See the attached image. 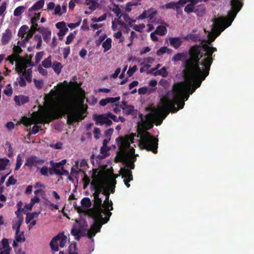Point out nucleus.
Wrapping results in <instances>:
<instances>
[{"label": "nucleus", "instance_id": "nucleus-1", "mask_svg": "<svg viewBox=\"0 0 254 254\" xmlns=\"http://www.w3.org/2000/svg\"><path fill=\"white\" fill-rule=\"evenodd\" d=\"M192 56L191 59H187L184 62L185 69L183 71L184 82H179L174 84L173 87L174 99L169 100L164 99L163 102L166 107H174V102L180 100L185 96L187 100L190 94H192L196 88L200 87L202 81L207 76L201 71L200 67L197 66L198 59Z\"/></svg>", "mask_w": 254, "mask_h": 254}, {"label": "nucleus", "instance_id": "nucleus-2", "mask_svg": "<svg viewBox=\"0 0 254 254\" xmlns=\"http://www.w3.org/2000/svg\"><path fill=\"white\" fill-rule=\"evenodd\" d=\"M242 0H231L230 1L231 8L228 11L227 17L222 16L212 20L213 24L211 28L212 32H208V40L206 42V44L210 45L222 32L231 25L237 13L243 6Z\"/></svg>", "mask_w": 254, "mask_h": 254}, {"label": "nucleus", "instance_id": "nucleus-3", "mask_svg": "<svg viewBox=\"0 0 254 254\" xmlns=\"http://www.w3.org/2000/svg\"><path fill=\"white\" fill-rule=\"evenodd\" d=\"M110 209V207L109 208ZM112 210L106 209L102 204V200L100 197H94V205L88 210L89 215L94 220V223L88 230L87 236L92 239L97 233L100 231L102 226L108 222L112 213Z\"/></svg>", "mask_w": 254, "mask_h": 254}, {"label": "nucleus", "instance_id": "nucleus-4", "mask_svg": "<svg viewBox=\"0 0 254 254\" xmlns=\"http://www.w3.org/2000/svg\"><path fill=\"white\" fill-rule=\"evenodd\" d=\"M217 51L216 48L206 44L195 45L190 48L189 51L190 57L188 59H191L192 56L196 57L198 59L197 66H202L203 68L201 69V71L205 73V76H207L213 61V54Z\"/></svg>", "mask_w": 254, "mask_h": 254}, {"label": "nucleus", "instance_id": "nucleus-5", "mask_svg": "<svg viewBox=\"0 0 254 254\" xmlns=\"http://www.w3.org/2000/svg\"><path fill=\"white\" fill-rule=\"evenodd\" d=\"M157 116V113H149L146 115L145 121L141 119V127L144 131L141 134L139 143V145L141 149L151 151L154 154H156L158 152V139L147 130L153 127V120L156 118Z\"/></svg>", "mask_w": 254, "mask_h": 254}, {"label": "nucleus", "instance_id": "nucleus-6", "mask_svg": "<svg viewBox=\"0 0 254 254\" xmlns=\"http://www.w3.org/2000/svg\"><path fill=\"white\" fill-rule=\"evenodd\" d=\"M67 114V124L71 125L74 122H79L83 120L85 116H83L82 111L74 106L70 102H66L63 106L52 112L47 118L46 123H49L52 120L62 118Z\"/></svg>", "mask_w": 254, "mask_h": 254}, {"label": "nucleus", "instance_id": "nucleus-7", "mask_svg": "<svg viewBox=\"0 0 254 254\" xmlns=\"http://www.w3.org/2000/svg\"><path fill=\"white\" fill-rule=\"evenodd\" d=\"M164 99H167L169 100H173L174 99V93L173 90L171 92H168L167 95L161 99L160 103L161 106L158 109V112L159 114L164 116V118L169 114L170 112L175 113L178 111L179 109H182L184 108L185 105V101H187L185 96L182 97L181 99L178 101L174 102V107H166L163 102Z\"/></svg>", "mask_w": 254, "mask_h": 254}, {"label": "nucleus", "instance_id": "nucleus-8", "mask_svg": "<svg viewBox=\"0 0 254 254\" xmlns=\"http://www.w3.org/2000/svg\"><path fill=\"white\" fill-rule=\"evenodd\" d=\"M92 181L91 182V190H94V197H99L100 193H102L103 190L105 188V185L103 182L98 178L95 173H93L91 176Z\"/></svg>", "mask_w": 254, "mask_h": 254}, {"label": "nucleus", "instance_id": "nucleus-9", "mask_svg": "<svg viewBox=\"0 0 254 254\" xmlns=\"http://www.w3.org/2000/svg\"><path fill=\"white\" fill-rule=\"evenodd\" d=\"M67 242V237L64 233H60L51 240L50 245L52 251L58 252L59 247L64 248Z\"/></svg>", "mask_w": 254, "mask_h": 254}, {"label": "nucleus", "instance_id": "nucleus-10", "mask_svg": "<svg viewBox=\"0 0 254 254\" xmlns=\"http://www.w3.org/2000/svg\"><path fill=\"white\" fill-rule=\"evenodd\" d=\"M117 159L118 161L123 162L127 168L130 169H134V162L136 159L131 156L129 153L126 152L125 151H122L118 154Z\"/></svg>", "mask_w": 254, "mask_h": 254}, {"label": "nucleus", "instance_id": "nucleus-11", "mask_svg": "<svg viewBox=\"0 0 254 254\" xmlns=\"http://www.w3.org/2000/svg\"><path fill=\"white\" fill-rule=\"evenodd\" d=\"M134 136L133 134L127 135L124 137L119 136L116 138V141L120 149L123 151L126 148L130 147L131 143H133Z\"/></svg>", "mask_w": 254, "mask_h": 254}, {"label": "nucleus", "instance_id": "nucleus-12", "mask_svg": "<svg viewBox=\"0 0 254 254\" xmlns=\"http://www.w3.org/2000/svg\"><path fill=\"white\" fill-rule=\"evenodd\" d=\"M45 162V160L39 158L35 155H31L26 158V162L24 164V167H27L29 169H32L34 166L37 167L38 165H42Z\"/></svg>", "mask_w": 254, "mask_h": 254}, {"label": "nucleus", "instance_id": "nucleus-13", "mask_svg": "<svg viewBox=\"0 0 254 254\" xmlns=\"http://www.w3.org/2000/svg\"><path fill=\"white\" fill-rule=\"evenodd\" d=\"M93 120L95 121L96 125H105L106 127L111 126L113 122L108 119L107 113L101 115H94L93 116Z\"/></svg>", "mask_w": 254, "mask_h": 254}, {"label": "nucleus", "instance_id": "nucleus-14", "mask_svg": "<svg viewBox=\"0 0 254 254\" xmlns=\"http://www.w3.org/2000/svg\"><path fill=\"white\" fill-rule=\"evenodd\" d=\"M120 107L125 115H131L133 117H136L137 111L134 109L133 105H128L127 102L124 101L122 102Z\"/></svg>", "mask_w": 254, "mask_h": 254}, {"label": "nucleus", "instance_id": "nucleus-15", "mask_svg": "<svg viewBox=\"0 0 254 254\" xmlns=\"http://www.w3.org/2000/svg\"><path fill=\"white\" fill-rule=\"evenodd\" d=\"M102 194L106 196L105 200L104 201V208L106 209H109V208L110 207V210H113V202L112 200H109V196L110 195L109 190L107 189V188L105 187L104 190H103V192H102Z\"/></svg>", "mask_w": 254, "mask_h": 254}, {"label": "nucleus", "instance_id": "nucleus-16", "mask_svg": "<svg viewBox=\"0 0 254 254\" xmlns=\"http://www.w3.org/2000/svg\"><path fill=\"white\" fill-rule=\"evenodd\" d=\"M50 163L52 166V168L49 169V172L50 174H52V172H51V170H53L55 173L58 175H62L63 173L61 172V171L59 169L61 168L63 169L64 167L60 165V163H55L53 161H50Z\"/></svg>", "mask_w": 254, "mask_h": 254}, {"label": "nucleus", "instance_id": "nucleus-17", "mask_svg": "<svg viewBox=\"0 0 254 254\" xmlns=\"http://www.w3.org/2000/svg\"><path fill=\"white\" fill-rule=\"evenodd\" d=\"M14 100L18 106H21L28 103L29 101V98L22 95H16L14 96Z\"/></svg>", "mask_w": 254, "mask_h": 254}, {"label": "nucleus", "instance_id": "nucleus-18", "mask_svg": "<svg viewBox=\"0 0 254 254\" xmlns=\"http://www.w3.org/2000/svg\"><path fill=\"white\" fill-rule=\"evenodd\" d=\"M37 31H39L42 34L43 39L46 42H49L51 39V32L50 30L47 28L39 27Z\"/></svg>", "mask_w": 254, "mask_h": 254}, {"label": "nucleus", "instance_id": "nucleus-19", "mask_svg": "<svg viewBox=\"0 0 254 254\" xmlns=\"http://www.w3.org/2000/svg\"><path fill=\"white\" fill-rule=\"evenodd\" d=\"M121 175L124 180H127L128 182H130L133 180V176L132 172L128 168H123L121 169Z\"/></svg>", "mask_w": 254, "mask_h": 254}, {"label": "nucleus", "instance_id": "nucleus-20", "mask_svg": "<svg viewBox=\"0 0 254 254\" xmlns=\"http://www.w3.org/2000/svg\"><path fill=\"white\" fill-rule=\"evenodd\" d=\"M170 44L172 47L175 49H178L182 44L183 41L181 38L178 37H170L169 38Z\"/></svg>", "mask_w": 254, "mask_h": 254}, {"label": "nucleus", "instance_id": "nucleus-21", "mask_svg": "<svg viewBox=\"0 0 254 254\" xmlns=\"http://www.w3.org/2000/svg\"><path fill=\"white\" fill-rule=\"evenodd\" d=\"M121 99L120 96L117 97H108L105 99H101L99 102L101 106H104L108 103H114L118 102Z\"/></svg>", "mask_w": 254, "mask_h": 254}, {"label": "nucleus", "instance_id": "nucleus-22", "mask_svg": "<svg viewBox=\"0 0 254 254\" xmlns=\"http://www.w3.org/2000/svg\"><path fill=\"white\" fill-rule=\"evenodd\" d=\"M41 16V13H38L36 14L35 16L32 17L31 19V22L32 26H31V30L34 31H37L39 29L38 24L37 22L40 19Z\"/></svg>", "mask_w": 254, "mask_h": 254}, {"label": "nucleus", "instance_id": "nucleus-23", "mask_svg": "<svg viewBox=\"0 0 254 254\" xmlns=\"http://www.w3.org/2000/svg\"><path fill=\"white\" fill-rule=\"evenodd\" d=\"M11 38V31L10 29H6L2 34L1 41L2 44H7Z\"/></svg>", "mask_w": 254, "mask_h": 254}, {"label": "nucleus", "instance_id": "nucleus-24", "mask_svg": "<svg viewBox=\"0 0 254 254\" xmlns=\"http://www.w3.org/2000/svg\"><path fill=\"white\" fill-rule=\"evenodd\" d=\"M183 39L187 41L190 40L194 42L201 41V39L199 36V35L197 34H189L185 36Z\"/></svg>", "mask_w": 254, "mask_h": 254}, {"label": "nucleus", "instance_id": "nucleus-25", "mask_svg": "<svg viewBox=\"0 0 254 254\" xmlns=\"http://www.w3.org/2000/svg\"><path fill=\"white\" fill-rule=\"evenodd\" d=\"M45 1L44 0H39L37 1L32 7L29 9V11L33 10H38L43 8Z\"/></svg>", "mask_w": 254, "mask_h": 254}, {"label": "nucleus", "instance_id": "nucleus-26", "mask_svg": "<svg viewBox=\"0 0 254 254\" xmlns=\"http://www.w3.org/2000/svg\"><path fill=\"white\" fill-rule=\"evenodd\" d=\"M187 3V0H179L177 2V5L175 7L177 14L182 15L183 14V11L181 9V7H183L184 5Z\"/></svg>", "mask_w": 254, "mask_h": 254}, {"label": "nucleus", "instance_id": "nucleus-27", "mask_svg": "<svg viewBox=\"0 0 254 254\" xmlns=\"http://www.w3.org/2000/svg\"><path fill=\"white\" fill-rule=\"evenodd\" d=\"M71 234L75 237V239L77 240H79L82 236L81 231L80 229H77L73 227L71 230Z\"/></svg>", "mask_w": 254, "mask_h": 254}, {"label": "nucleus", "instance_id": "nucleus-28", "mask_svg": "<svg viewBox=\"0 0 254 254\" xmlns=\"http://www.w3.org/2000/svg\"><path fill=\"white\" fill-rule=\"evenodd\" d=\"M102 47L104 48V52L109 50L112 47V39L110 38H107L103 42Z\"/></svg>", "mask_w": 254, "mask_h": 254}, {"label": "nucleus", "instance_id": "nucleus-29", "mask_svg": "<svg viewBox=\"0 0 254 254\" xmlns=\"http://www.w3.org/2000/svg\"><path fill=\"white\" fill-rule=\"evenodd\" d=\"M155 32L156 34H159L161 36H163L166 34L167 32V29L164 26L159 25L157 27Z\"/></svg>", "mask_w": 254, "mask_h": 254}, {"label": "nucleus", "instance_id": "nucleus-30", "mask_svg": "<svg viewBox=\"0 0 254 254\" xmlns=\"http://www.w3.org/2000/svg\"><path fill=\"white\" fill-rule=\"evenodd\" d=\"M32 70L31 68L28 69L27 70H25L22 74V76L25 78L26 80L29 82H31L32 80Z\"/></svg>", "mask_w": 254, "mask_h": 254}, {"label": "nucleus", "instance_id": "nucleus-31", "mask_svg": "<svg viewBox=\"0 0 254 254\" xmlns=\"http://www.w3.org/2000/svg\"><path fill=\"white\" fill-rule=\"evenodd\" d=\"M109 188L107 189L109 190V192L114 193L115 190V185L116 184V181L115 178H112L109 180Z\"/></svg>", "mask_w": 254, "mask_h": 254}, {"label": "nucleus", "instance_id": "nucleus-32", "mask_svg": "<svg viewBox=\"0 0 254 254\" xmlns=\"http://www.w3.org/2000/svg\"><path fill=\"white\" fill-rule=\"evenodd\" d=\"M52 67L54 71L59 74L61 72L63 66L61 63L56 62L53 63Z\"/></svg>", "mask_w": 254, "mask_h": 254}, {"label": "nucleus", "instance_id": "nucleus-33", "mask_svg": "<svg viewBox=\"0 0 254 254\" xmlns=\"http://www.w3.org/2000/svg\"><path fill=\"white\" fill-rule=\"evenodd\" d=\"M18 84H19L20 87H24L26 85L24 78L22 75H21L19 78H17V81L14 83L15 86H17Z\"/></svg>", "mask_w": 254, "mask_h": 254}, {"label": "nucleus", "instance_id": "nucleus-34", "mask_svg": "<svg viewBox=\"0 0 254 254\" xmlns=\"http://www.w3.org/2000/svg\"><path fill=\"white\" fill-rule=\"evenodd\" d=\"M81 204L82 206L87 208H90L92 205L91 200L88 197L83 198L81 201Z\"/></svg>", "mask_w": 254, "mask_h": 254}, {"label": "nucleus", "instance_id": "nucleus-35", "mask_svg": "<svg viewBox=\"0 0 254 254\" xmlns=\"http://www.w3.org/2000/svg\"><path fill=\"white\" fill-rule=\"evenodd\" d=\"M172 51V50L171 49H169L166 47H162L157 51V55L159 56H160L166 53L170 54Z\"/></svg>", "mask_w": 254, "mask_h": 254}, {"label": "nucleus", "instance_id": "nucleus-36", "mask_svg": "<svg viewBox=\"0 0 254 254\" xmlns=\"http://www.w3.org/2000/svg\"><path fill=\"white\" fill-rule=\"evenodd\" d=\"M26 7L24 6H19L14 10L13 14L15 16H20L25 10Z\"/></svg>", "mask_w": 254, "mask_h": 254}, {"label": "nucleus", "instance_id": "nucleus-37", "mask_svg": "<svg viewBox=\"0 0 254 254\" xmlns=\"http://www.w3.org/2000/svg\"><path fill=\"white\" fill-rule=\"evenodd\" d=\"M52 56H49L47 58L45 59L42 63V65L45 68H49L52 65Z\"/></svg>", "mask_w": 254, "mask_h": 254}, {"label": "nucleus", "instance_id": "nucleus-38", "mask_svg": "<svg viewBox=\"0 0 254 254\" xmlns=\"http://www.w3.org/2000/svg\"><path fill=\"white\" fill-rule=\"evenodd\" d=\"M28 29V27L27 25L22 26L20 28V29L18 31V36L21 37L22 38L24 37V35L27 33Z\"/></svg>", "mask_w": 254, "mask_h": 254}, {"label": "nucleus", "instance_id": "nucleus-39", "mask_svg": "<svg viewBox=\"0 0 254 254\" xmlns=\"http://www.w3.org/2000/svg\"><path fill=\"white\" fill-rule=\"evenodd\" d=\"M22 50L20 46L15 45L13 48V54L12 55L19 59L20 57L19 55L22 53Z\"/></svg>", "mask_w": 254, "mask_h": 254}, {"label": "nucleus", "instance_id": "nucleus-40", "mask_svg": "<svg viewBox=\"0 0 254 254\" xmlns=\"http://www.w3.org/2000/svg\"><path fill=\"white\" fill-rule=\"evenodd\" d=\"M40 212H34L31 213H28L26 217V222L29 223L32 219L35 217L38 216Z\"/></svg>", "mask_w": 254, "mask_h": 254}, {"label": "nucleus", "instance_id": "nucleus-41", "mask_svg": "<svg viewBox=\"0 0 254 254\" xmlns=\"http://www.w3.org/2000/svg\"><path fill=\"white\" fill-rule=\"evenodd\" d=\"M9 160L7 159L0 158V171H2L5 169Z\"/></svg>", "mask_w": 254, "mask_h": 254}, {"label": "nucleus", "instance_id": "nucleus-42", "mask_svg": "<svg viewBox=\"0 0 254 254\" xmlns=\"http://www.w3.org/2000/svg\"><path fill=\"white\" fill-rule=\"evenodd\" d=\"M122 17L123 19L129 25L131 24L133 22H135V20L131 19L128 14L127 13H123L120 15V17Z\"/></svg>", "mask_w": 254, "mask_h": 254}, {"label": "nucleus", "instance_id": "nucleus-43", "mask_svg": "<svg viewBox=\"0 0 254 254\" xmlns=\"http://www.w3.org/2000/svg\"><path fill=\"white\" fill-rule=\"evenodd\" d=\"M146 11H147V18H149L150 19H153L154 15L157 14V10L153 8H151Z\"/></svg>", "mask_w": 254, "mask_h": 254}, {"label": "nucleus", "instance_id": "nucleus-44", "mask_svg": "<svg viewBox=\"0 0 254 254\" xmlns=\"http://www.w3.org/2000/svg\"><path fill=\"white\" fill-rule=\"evenodd\" d=\"M12 92L13 91L11 85L10 84H7L6 86L5 89H4L3 91L4 94H5L6 96L9 97L12 95Z\"/></svg>", "mask_w": 254, "mask_h": 254}, {"label": "nucleus", "instance_id": "nucleus-45", "mask_svg": "<svg viewBox=\"0 0 254 254\" xmlns=\"http://www.w3.org/2000/svg\"><path fill=\"white\" fill-rule=\"evenodd\" d=\"M15 239L17 242H24L25 241L24 233L22 232L20 233L15 234Z\"/></svg>", "mask_w": 254, "mask_h": 254}, {"label": "nucleus", "instance_id": "nucleus-46", "mask_svg": "<svg viewBox=\"0 0 254 254\" xmlns=\"http://www.w3.org/2000/svg\"><path fill=\"white\" fill-rule=\"evenodd\" d=\"M82 181L83 182V188L84 190L87 188L89 184H91L90 179L85 174H84V176L82 179Z\"/></svg>", "mask_w": 254, "mask_h": 254}, {"label": "nucleus", "instance_id": "nucleus-47", "mask_svg": "<svg viewBox=\"0 0 254 254\" xmlns=\"http://www.w3.org/2000/svg\"><path fill=\"white\" fill-rule=\"evenodd\" d=\"M185 56L186 54L184 53H177L173 57L172 60L175 62L181 61Z\"/></svg>", "mask_w": 254, "mask_h": 254}, {"label": "nucleus", "instance_id": "nucleus-48", "mask_svg": "<svg viewBox=\"0 0 254 254\" xmlns=\"http://www.w3.org/2000/svg\"><path fill=\"white\" fill-rule=\"evenodd\" d=\"M86 4L89 5V8L91 10H94L96 8L97 3L94 0H87L86 1Z\"/></svg>", "mask_w": 254, "mask_h": 254}, {"label": "nucleus", "instance_id": "nucleus-49", "mask_svg": "<svg viewBox=\"0 0 254 254\" xmlns=\"http://www.w3.org/2000/svg\"><path fill=\"white\" fill-rule=\"evenodd\" d=\"M184 10L186 13H190L192 12H196L197 9H194V6L190 3L185 7Z\"/></svg>", "mask_w": 254, "mask_h": 254}, {"label": "nucleus", "instance_id": "nucleus-50", "mask_svg": "<svg viewBox=\"0 0 254 254\" xmlns=\"http://www.w3.org/2000/svg\"><path fill=\"white\" fill-rule=\"evenodd\" d=\"M22 160L21 155L20 154H18L16 158V163L14 171H17L19 169L21 166L22 165Z\"/></svg>", "mask_w": 254, "mask_h": 254}, {"label": "nucleus", "instance_id": "nucleus-51", "mask_svg": "<svg viewBox=\"0 0 254 254\" xmlns=\"http://www.w3.org/2000/svg\"><path fill=\"white\" fill-rule=\"evenodd\" d=\"M177 2H175L174 1H171L170 2L167 3L165 4V5L162 6L161 7H165L166 9H175V7L177 5Z\"/></svg>", "mask_w": 254, "mask_h": 254}, {"label": "nucleus", "instance_id": "nucleus-52", "mask_svg": "<svg viewBox=\"0 0 254 254\" xmlns=\"http://www.w3.org/2000/svg\"><path fill=\"white\" fill-rule=\"evenodd\" d=\"M155 75H160L163 77H166L168 75L167 69L165 67H163L160 70L156 71Z\"/></svg>", "mask_w": 254, "mask_h": 254}, {"label": "nucleus", "instance_id": "nucleus-53", "mask_svg": "<svg viewBox=\"0 0 254 254\" xmlns=\"http://www.w3.org/2000/svg\"><path fill=\"white\" fill-rule=\"evenodd\" d=\"M8 248H11L9 247L8 240L5 238H3L1 240V247H0V250L6 249Z\"/></svg>", "mask_w": 254, "mask_h": 254}, {"label": "nucleus", "instance_id": "nucleus-54", "mask_svg": "<svg viewBox=\"0 0 254 254\" xmlns=\"http://www.w3.org/2000/svg\"><path fill=\"white\" fill-rule=\"evenodd\" d=\"M23 218H18L17 221L16 223V234H17L20 232V228L22 224V223L23 222Z\"/></svg>", "mask_w": 254, "mask_h": 254}, {"label": "nucleus", "instance_id": "nucleus-55", "mask_svg": "<svg viewBox=\"0 0 254 254\" xmlns=\"http://www.w3.org/2000/svg\"><path fill=\"white\" fill-rule=\"evenodd\" d=\"M16 180L12 176H10L9 177L7 182L6 183V186L8 187L10 185H14L16 184Z\"/></svg>", "mask_w": 254, "mask_h": 254}, {"label": "nucleus", "instance_id": "nucleus-56", "mask_svg": "<svg viewBox=\"0 0 254 254\" xmlns=\"http://www.w3.org/2000/svg\"><path fill=\"white\" fill-rule=\"evenodd\" d=\"M34 84L37 89H41L43 86V81L42 80H34Z\"/></svg>", "mask_w": 254, "mask_h": 254}, {"label": "nucleus", "instance_id": "nucleus-57", "mask_svg": "<svg viewBox=\"0 0 254 254\" xmlns=\"http://www.w3.org/2000/svg\"><path fill=\"white\" fill-rule=\"evenodd\" d=\"M75 34H74L73 33H71L69 34V35H68L67 36V37L66 38V40L65 41V44L66 45H68V44H70L71 41L73 40V39L75 37Z\"/></svg>", "mask_w": 254, "mask_h": 254}, {"label": "nucleus", "instance_id": "nucleus-58", "mask_svg": "<svg viewBox=\"0 0 254 254\" xmlns=\"http://www.w3.org/2000/svg\"><path fill=\"white\" fill-rule=\"evenodd\" d=\"M137 66L136 65H134L132 67L129 68V69L127 71V74L128 76H131L133 73L136 71Z\"/></svg>", "mask_w": 254, "mask_h": 254}, {"label": "nucleus", "instance_id": "nucleus-59", "mask_svg": "<svg viewBox=\"0 0 254 254\" xmlns=\"http://www.w3.org/2000/svg\"><path fill=\"white\" fill-rule=\"evenodd\" d=\"M43 56V52H38L35 56V62L37 64L39 63Z\"/></svg>", "mask_w": 254, "mask_h": 254}, {"label": "nucleus", "instance_id": "nucleus-60", "mask_svg": "<svg viewBox=\"0 0 254 254\" xmlns=\"http://www.w3.org/2000/svg\"><path fill=\"white\" fill-rule=\"evenodd\" d=\"M114 132V129L113 128H110L105 131V135L106 138L111 139V137Z\"/></svg>", "mask_w": 254, "mask_h": 254}, {"label": "nucleus", "instance_id": "nucleus-61", "mask_svg": "<svg viewBox=\"0 0 254 254\" xmlns=\"http://www.w3.org/2000/svg\"><path fill=\"white\" fill-rule=\"evenodd\" d=\"M36 31H34L33 30H31V28H30V30L29 31V32H28L27 35L26 36V37H25L24 39V41H28L33 36V34Z\"/></svg>", "mask_w": 254, "mask_h": 254}, {"label": "nucleus", "instance_id": "nucleus-62", "mask_svg": "<svg viewBox=\"0 0 254 254\" xmlns=\"http://www.w3.org/2000/svg\"><path fill=\"white\" fill-rule=\"evenodd\" d=\"M18 59V58L15 57V56L12 55H11L8 56V57L7 58V60L11 64H13L14 62L16 61Z\"/></svg>", "mask_w": 254, "mask_h": 254}, {"label": "nucleus", "instance_id": "nucleus-63", "mask_svg": "<svg viewBox=\"0 0 254 254\" xmlns=\"http://www.w3.org/2000/svg\"><path fill=\"white\" fill-rule=\"evenodd\" d=\"M107 115L108 116V119H112V120H113L115 122H119L118 118H117V117L116 115H113L111 112L107 113Z\"/></svg>", "mask_w": 254, "mask_h": 254}, {"label": "nucleus", "instance_id": "nucleus-64", "mask_svg": "<svg viewBox=\"0 0 254 254\" xmlns=\"http://www.w3.org/2000/svg\"><path fill=\"white\" fill-rule=\"evenodd\" d=\"M40 173L45 176H48V168L47 166L43 167L40 170Z\"/></svg>", "mask_w": 254, "mask_h": 254}]
</instances>
